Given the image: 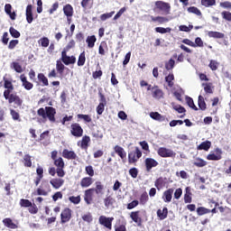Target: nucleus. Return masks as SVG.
<instances>
[{"instance_id": "obj_1", "label": "nucleus", "mask_w": 231, "mask_h": 231, "mask_svg": "<svg viewBox=\"0 0 231 231\" xmlns=\"http://www.w3.org/2000/svg\"><path fill=\"white\" fill-rule=\"evenodd\" d=\"M4 88L5 90L4 91V98L8 100V104H14V107H23V99L17 94H12L14 91V84L12 81L8 80L5 77H4Z\"/></svg>"}, {"instance_id": "obj_2", "label": "nucleus", "mask_w": 231, "mask_h": 231, "mask_svg": "<svg viewBox=\"0 0 231 231\" xmlns=\"http://www.w3.org/2000/svg\"><path fill=\"white\" fill-rule=\"evenodd\" d=\"M37 122L38 124H46V122L51 121V124H55V115H57V109L53 106L41 107L37 110Z\"/></svg>"}, {"instance_id": "obj_3", "label": "nucleus", "mask_w": 231, "mask_h": 231, "mask_svg": "<svg viewBox=\"0 0 231 231\" xmlns=\"http://www.w3.org/2000/svg\"><path fill=\"white\" fill-rule=\"evenodd\" d=\"M54 165L55 167H57L58 178H64V176H66V171H64V167H66V164L64 163V159H62V157H59L54 161Z\"/></svg>"}, {"instance_id": "obj_4", "label": "nucleus", "mask_w": 231, "mask_h": 231, "mask_svg": "<svg viewBox=\"0 0 231 231\" xmlns=\"http://www.w3.org/2000/svg\"><path fill=\"white\" fill-rule=\"evenodd\" d=\"M155 10L162 12L163 15L171 14V4L163 1L155 2Z\"/></svg>"}, {"instance_id": "obj_5", "label": "nucleus", "mask_w": 231, "mask_h": 231, "mask_svg": "<svg viewBox=\"0 0 231 231\" xmlns=\"http://www.w3.org/2000/svg\"><path fill=\"white\" fill-rule=\"evenodd\" d=\"M113 221H115V217H106L104 215L100 216L98 218V223L107 230H113Z\"/></svg>"}, {"instance_id": "obj_6", "label": "nucleus", "mask_w": 231, "mask_h": 231, "mask_svg": "<svg viewBox=\"0 0 231 231\" xmlns=\"http://www.w3.org/2000/svg\"><path fill=\"white\" fill-rule=\"evenodd\" d=\"M70 134L76 138H80L84 134V129L79 123H73L70 125Z\"/></svg>"}, {"instance_id": "obj_7", "label": "nucleus", "mask_w": 231, "mask_h": 231, "mask_svg": "<svg viewBox=\"0 0 231 231\" xmlns=\"http://www.w3.org/2000/svg\"><path fill=\"white\" fill-rule=\"evenodd\" d=\"M142 156V151L140 148L135 147L134 151H132L128 153V162L129 163H136L140 157Z\"/></svg>"}, {"instance_id": "obj_8", "label": "nucleus", "mask_w": 231, "mask_h": 231, "mask_svg": "<svg viewBox=\"0 0 231 231\" xmlns=\"http://www.w3.org/2000/svg\"><path fill=\"white\" fill-rule=\"evenodd\" d=\"M130 218L135 223L136 226L142 227L143 226V218L140 216V210L132 211L130 213Z\"/></svg>"}, {"instance_id": "obj_9", "label": "nucleus", "mask_w": 231, "mask_h": 231, "mask_svg": "<svg viewBox=\"0 0 231 231\" xmlns=\"http://www.w3.org/2000/svg\"><path fill=\"white\" fill-rule=\"evenodd\" d=\"M157 154H159L161 158H173V156H176L174 151L165 147H160L157 151Z\"/></svg>"}, {"instance_id": "obj_10", "label": "nucleus", "mask_w": 231, "mask_h": 231, "mask_svg": "<svg viewBox=\"0 0 231 231\" xmlns=\"http://www.w3.org/2000/svg\"><path fill=\"white\" fill-rule=\"evenodd\" d=\"M66 51H61V60L65 66H69V64H75L77 62V58L75 56H68Z\"/></svg>"}, {"instance_id": "obj_11", "label": "nucleus", "mask_w": 231, "mask_h": 231, "mask_svg": "<svg viewBox=\"0 0 231 231\" xmlns=\"http://www.w3.org/2000/svg\"><path fill=\"white\" fill-rule=\"evenodd\" d=\"M71 219V209L69 208H65L60 214V223L64 225V223L69 222Z\"/></svg>"}, {"instance_id": "obj_12", "label": "nucleus", "mask_w": 231, "mask_h": 231, "mask_svg": "<svg viewBox=\"0 0 231 231\" xmlns=\"http://www.w3.org/2000/svg\"><path fill=\"white\" fill-rule=\"evenodd\" d=\"M144 165L147 172H151L154 167H158L159 163L158 161L154 160L153 158H146L144 160Z\"/></svg>"}, {"instance_id": "obj_13", "label": "nucleus", "mask_w": 231, "mask_h": 231, "mask_svg": "<svg viewBox=\"0 0 231 231\" xmlns=\"http://www.w3.org/2000/svg\"><path fill=\"white\" fill-rule=\"evenodd\" d=\"M215 152H217V154L212 152L208 154L206 157L207 160H208L209 162H217L221 160L222 158L221 154H223V152L221 151V149L216 148Z\"/></svg>"}, {"instance_id": "obj_14", "label": "nucleus", "mask_w": 231, "mask_h": 231, "mask_svg": "<svg viewBox=\"0 0 231 231\" xmlns=\"http://www.w3.org/2000/svg\"><path fill=\"white\" fill-rule=\"evenodd\" d=\"M94 195H95V188H90L85 190L84 201L87 203V205H91Z\"/></svg>"}, {"instance_id": "obj_15", "label": "nucleus", "mask_w": 231, "mask_h": 231, "mask_svg": "<svg viewBox=\"0 0 231 231\" xmlns=\"http://www.w3.org/2000/svg\"><path fill=\"white\" fill-rule=\"evenodd\" d=\"M63 14L66 15L68 23H71V17H73V6L69 4L64 5Z\"/></svg>"}, {"instance_id": "obj_16", "label": "nucleus", "mask_w": 231, "mask_h": 231, "mask_svg": "<svg viewBox=\"0 0 231 231\" xmlns=\"http://www.w3.org/2000/svg\"><path fill=\"white\" fill-rule=\"evenodd\" d=\"M20 79L22 82V86L23 88H24V89H26L27 91L33 89V83L28 81V79L26 78V76H24V74H22L20 76Z\"/></svg>"}, {"instance_id": "obj_17", "label": "nucleus", "mask_w": 231, "mask_h": 231, "mask_svg": "<svg viewBox=\"0 0 231 231\" xmlns=\"http://www.w3.org/2000/svg\"><path fill=\"white\" fill-rule=\"evenodd\" d=\"M60 178H62V177L54 178L50 180L51 187L53 189H55L56 190H59V189H60V187H62V185H64V180L60 179Z\"/></svg>"}, {"instance_id": "obj_18", "label": "nucleus", "mask_w": 231, "mask_h": 231, "mask_svg": "<svg viewBox=\"0 0 231 231\" xmlns=\"http://www.w3.org/2000/svg\"><path fill=\"white\" fill-rule=\"evenodd\" d=\"M114 151L117 156L121 158V160H125L127 158V152H125V150L120 145H116L114 147Z\"/></svg>"}, {"instance_id": "obj_19", "label": "nucleus", "mask_w": 231, "mask_h": 231, "mask_svg": "<svg viewBox=\"0 0 231 231\" xmlns=\"http://www.w3.org/2000/svg\"><path fill=\"white\" fill-rule=\"evenodd\" d=\"M62 157L66 160H77L78 156L77 153L73 151H69L68 149H64L62 151Z\"/></svg>"}, {"instance_id": "obj_20", "label": "nucleus", "mask_w": 231, "mask_h": 231, "mask_svg": "<svg viewBox=\"0 0 231 231\" xmlns=\"http://www.w3.org/2000/svg\"><path fill=\"white\" fill-rule=\"evenodd\" d=\"M152 96L160 100V98H163V90L160 89L158 86H154L152 88Z\"/></svg>"}, {"instance_id": "obj_21", "label": "nucleus", "mask_w": 231, "mask_h": 231, "mask_svg": "<svg viewBox=\"0 0 231 231\" xmlns=\"http://www.w3.org/2000/svg\"><path fill=\"white\" fill-rule=\"evenodd\" d=\"M166 185L167 179L163 177H160L154 181V187H156L158 190H162V189L165 188Z\"/></svg>"}, {"instance_id": "obj_22", "label": "nucleus", "mask_w": 231, "mask_h": 231, "mask_svg": "<svg viewBox=\"0 0 231 231\" xmlns=\"http://www.w3.org/2000/svg\"><path fill=\"white\" fill-rule=\"evenodd\" d=\"M150 116L152 118V120H156L157 122H169V119L165 117V116H162V114L158 112H151Z\"/></svg>"}, {"instance_id": "obj_23", "label": "nucleus", "mask_w": 231, "mask_h": 231, "mask_svg": "<svg viewBox=\"0 0 231 231\" xmlns=\"http://www.w3.org/2000/svg\"><path fill=\"white\" fill-rule=\"evenodd\" d=\"M93 185V178L92 177H85L80 180V187L82 189H88V187H91Z\"/></svg>"}, {"instance_id": "obj_24", "label": "nucleus", "mask_w": 231, "mask_h": 231, "mask_svg": "<svg viewBox=\"0 0 231 231\" xmlns=\"http://www.w3.org/2000/svg\"><path fill=\"white\" fill-rule=\"evenodd\" d=\"M2 223L7 228H11L13 230H15V228H18V226L15 223H14V220H12V218H10V217L4 218Z\"/></svg>"}, {"instance_id": "obj_25", "label": "nucleus", "mask_w": 231, "mask_h": 231, "mask_svg": "<svg viewBox=\"0 0 231 231\" xmlns=\"http://www.w3.org/2000/svg\"><path fill=\"white\" fill-rule=\"evenodd\" d=\"M173 192H174V189H169L163 192L162 198H163V201L165 203H171V201H172Z\"/></svg>"}, {"instance_id": "obj_26", "label": "nucleus", "mask_w": 231, "mask_h": 231, "mask_svg": "<svg viewBox=\"0 0 231 231\" xmlns=\"http://www.w3.org/2000/svg\"><path fill=\"white\" fill-rule=\"evenodd\" d=\"M5 12L7 15H9L12 21H15V17H17V14H15V12L12 13V5L6 4L5 5Z\"/></svg>"}, {"instance_id": "obj_27", "label": "nucleus", "mask_w": 231, "mask_h": 231, "mask_svg": "<svg viewBox=\"0 0 231 231\" xmlns=\"http://www.w3.org/2000/svg\"><path fill=\"white\" fill-rule=\"evenodd\" d=\"M168 216H169V208H163L162 209L157 210V217L161 221H163V219H167Z\"/></svg>"}, {"instance_id": "obj_28", "label": "nucleus", "mask_w": 231, "mask_h": 231, "mask_svg": "<svg viewBox=\"0 0 231 231\" xmlns=\"http://www.w3.org/2000/svg\"><path fill=\"white\" fill-rule=\"evenodd\" d=\"M152 19V23H158L159 24H165V23H169V18L165 16H150Z\"/></svg>"}, {"instance_id": "obj_29", "label": "nucleus", "mask_w": 231, "mask_h": 231, "mask_svg": "<svg viewBox=\"0 0 231 231\" xmlns=\"http://www.w3.org/2000/svg\"><path fill=\"white\" fill-rule=\"evenodd\" d=\"M202 87L204 88V91L206 95H213L214 94V85L212 82L202 83Z\"/></svg>"}, {"instance_id": "obj_30", "label": "nucleus", "mask_w": 231, "mask_h": 231, "mask_svg": "<svg viewBox=\"0 0 231 231\" xmlns=\"http://www.w3.org/2000/svg\"><path fill=\"white\" fill-rule=\"evenodd\" d=\"M95 185H96V188H94V192L97 196H103V194H104V184H102L101 181H96Z\"/></svg>"}, {"instance_id": "obj_31", "label": "nucleus", "mask_w": 231, "mask_h": 231, "mask_svg": "<svg viewBox=\"0 0 231 231\" xmlns=\"http://www.w3.org/2000/svg\"><path fill=\"white\" fill-rule=\"evenodd\" d=\"M26 21L29 24H32V23H33V13L32 11V5H29L26 7Z\"/></svg>"}, {"instance_id": "obj_32", "label": "nucleus", "mask_w": 231, "mask_h": 231, "mask_svg": "<svg viewBox=\"0 0 231 231\" xmlns=\"http://www.w3.org/2000/svg\"><path fill=\"white\" fill-rule=\"evenodd\" d=\"M212 147V143L210 141L202 142L198 147V151H208Z\"/></svg>"}, {"instance_id": "obj_33", "label": "nucleus", "mask_w": 231, "mask_h": 231, "mask_svg": "<svg viewBox=\"0 0 231 231\" xmlns=\"http://www.w3.org/2000/svg\"><path fill=\"white\" fill-rule=\"evenodd\" d=\"M208 36L211 39H225V33L214 31H209Z\"/></svg>"}, {"instance_id": "obj_34", "label": "nucleus", "mask_w": 231, "mask_h": 231, "mask_svg": "<svg viewBox=\"0 0 231 231\" xmlns=\"http://www.w3.org/2000/svg\"><path fill=\"white\" fill-rule=\"evenodd\" d=\"M89 142H91V137H89V135L83 136L80 143L81 149H88L89 146Z\"/></svg>"}, {"instance_id": "obj_35", "label": "nucleus", "mask_w": 231, "mask_h": 231, "mask_svg": "<svg viewBox=\"0 0 231 231\" xmlns=\"http://www.w3.org/2000/svg\"><path fill=\"white\" fill-rule=\"evenodd\" d=\"M77 118L79 120H83L85 124H91L93 122V119L89 115L78 114Z\"/></svg>"}, {"instance_id": "obj_36", "label": "nucleus", "mask_w": 231, "mask_h": 231, "mask_svg": "<svg viewBox=\"0 0 231 231\" xmlns=\"http://www.w3.org/2000/svg\"><path fill=\"white\" fill-rule=\"evenodd\" d=\"M109 48L107 47V42L105 41L100 42L99 48H98V53L99 55H106V51H108Z\"/></svg>"}, {"instance_id": "obj_37", "label": "nucleus", "mask_w": 231, "mask_h": 231, "mask_svg": "<svg viewBox=\"0 0 231 231\" xmlns=\"http://www.w3.org/2000/svg\"><path fill=\"white\" fill-rule=\"evenodd\" d=\"M198 106L201 111L207 110V103L205 102V97H203L201 95L199 96Z\"/></svg>"}, {"instance_id": "obj_38", "label": "nucleus", "mask_w": 231, "mask_h": 231, "mask_svg": "<svg viewBox=\"0 0 231 231\" xmlns=\"http://www.w3.org/2000/svg\"><path fill=\"white\" fill-rule=\"evenodd\" d=\"M22 162L23 163L24 167L32 168V155L25 154L22 160Z\"/></svg>"}, {"instance_id": "obj_39", "label": "nucleus", "mask_w": 231, "mask_h": 231, "mask_svg": "<svg viewBox=\"0 0 231 231\" xmlns=\"http://www.w3.org/2000/svg\"><path fill=\"white\" fill-rule=\"evenodd\" d=\"M86 42L88 44V48H95V43L97 42V36H88Z\"/></svg>"}, {"instance_id": "obj_40", "label": "nucleus", "mask_w": 231, "mask_h": 231, "mask_svg": "<svg viewBox=\"0 0 231 231\" xmlns=\"http://www.w3.org/2000/svg\"><path fill=\"white\" fill-rule=\"evenodd\" d=\"M38 80L42 83V86H50V83L48 81V78L44 75V73H39L38 74Z\"/></svg>"}, {"instance_id": "obj_41", "label": "nucleus", "mask_w": 231, "mask_h": 231, "mask_svg": "<svg viewBox=\"0 0 231 231\" xmlns=\"http://www.w3.org/2000/svg\"><path fill=\"white\" fill-rule=\"evenodd\" d=\"M189 14H194L195 15H198V17H202L203 14L201 13V10H199L196 6H190L188 7Z\"/></svg>"}, {"instance_id": "obj_42", "label": "nucleus", "mask_w": 231, "mask_h": 231, "mask_svg": "<svg viewBox=\"0 0 231 231\" xmlns=\"http://www.w3.org/2000/svg\"><path fill=\"white\" fill-rule=\"evenodd\" d=\"M147 201H149V194H147V191H143L139 199V203L141 205H147Z\"/></svg>"}, {"instance_id": "obj_43", "label": "nucleus", "mask_w": 231, "mask_h": 231, "mask_svg": "<svg viewBox=\"0 0 231 231\" xmlns=\"http://www.w3.org/2000/svg\"><path fill=\"white\" fill-rule=\"evenodd\" d=\"M81 6L84 10H89L93 8V0H82Z\"/></svg>"}, {"instance_id": "obj_44", "label": "nucleus", "mask_w": 231, "mask_h": 231, "mask_svg": "<svg viewBox=\"0 0 231 231\" xmlns=\"http://www.w3.org/2000/svg\"><path fill=\"white\" fill-rule=\"evenodd\" d=\"M104 204L106 208H109L110 207H113L115 205V199L111 196H107L104 199Z\"/></svg>"}, {"instance_id": "obj_45", "label": "nucleus", "mask_w": 231, "mask_h": 231, "mask_svg": "<svg viewBox=\"0 0 231 231\" xmlns=\"http://www.w3.org/2000/svg\"><path fill=\"white\" fill-rule=\"evenodd\" d=\"M10 115L14 122H21V115L14 108H10Z\"/></svg>"}, {"instance_id": "obj_46", "label": "nucleus", "mask_w": 231, "mask_h": 231, "mask_svg": "<svg viewBox=\"0 0 231 231\" xmlns=\"http://www.w3.org/2000/svg\"><path fill=\"white\" fill-rule=\"evenodd\" d=\"M193 165H195V167H199V168L206 167L207 162L205 160L198 157L195 159Z\"/></svg>"}, {"instance_id": "obj_47", "label": "nucleus", "mask_w": 231, "mask_h": 231, "mask_svg": "<svg viewBox=\"0 0 231 231\" xmlns=\"http://www.w3.org/2000/svg\"><path fill=\"white\" fill-rule=\"evenodd\" d=\"M174 74L170 73L165 77V82H167L169 88H174Z\"/></svg>"}, {"instance_id": "obj_48", "label": "nucleus", "mask_w": 231, "mask_h": 231, "mask_svg": "<svg viewBox=\"0 0 231 231\" xmlns=\"http://www.w3.org/2000/svg\"><path fill=\"white\" fill-rule=\"evenodd\" d=\"M38 44L42 48H48L50 46V39L48 37H42L38 41Z\"/></svg>"}, {"instance_id": "obj_49", "label": "nucleus", "mask_w": 231, "mask_h": 231, "mask_svg": "<svg viewBox=\"0 0 231 231\" xmlns=\"http://www.w3.org/2000/svg\"><path fill=\"white\" fill-rule=\"evenodd\" d=\"M175 64L176 61L173 59H170L168 61L165 62V69H167V71L174 69Z\"/></svg>"}, {"instance_id": "obj_50", "label": "nucleus", "mask_w": 231, "mask_h": 231, "mask_svg": "<svg viewBox=\"0 0 231 231\" xmlns=\"http://www.w3.org/2000/svg\"><path fill=\"white\" fill-rule=\"evenodd\" d=\"M186 102L189 106V107H190L191 109H193L194 111H199L198 106H196V105L194 104V99H192V97H186Z\"/></svg>"}, {"instance_id": "obj_51", "label": "nucleus", "mask_w": 231, "mask_h": 231, "mask_svg": "<svg viewBox=\"0 0 231 231\" xmlns=\"http://www.w3.org/2000/svg\"><path fill=\"white\" fill-rule=\"evenodd\" d=\"M86 64V51H83L79 54L78 60V66L81 67Z\"/></svg>"}, {"instance_id": "obj_52", "label": "nucleus", "mask_w": 231, "mask_h": 231, "mask_svg": "<svg viewBox=\"0 0 231 231\" xmlns=\"http://www.w3.org/2000/svg\"><path fill=\"white\" fill-rule=\"evenodd\" d=\"M198 216H205V214H210V209L205 207H199L197 208Z\"/></svg>"}, {"instance_id": "obj_53", "label": "nucleus", "mask_w": 231, "mask_h": 231, "mask_svg": "<svg viewBox=\"0 0 231 231\" xmlns=\"http://www.w3.org/2000/svg\"><path fill=\"white\" fill-rule=\"evenodd\" d=\"M208 68H210L211 71H217V69L219 68V62L217 60H211L208 64Z\"/></svg>"}, {"instance_id": "obj_54", "label": "nucleus", "mask_w": 231, "mask_h": 231, "mask_svg": "<svg viewBox=\"0 0 231 231\" xmlns=\"http://www.w3.org/2000/svg\"><path fill=\"white\" fill-rule=\"evenodd\" d=\"M32 201L26 199H20V207H23V208H29L32 207Z\"/></svg>"}, {"instance_id": "obj_55", "label": "nucleus", "mask_w": 231, "mask_h": 231, "mask_svg": "<svg viewBox=\"0 0 231 231\" xmlns=\"http://www.w3.org/2000/svg\"><path fill=\"white\" fill-rule=\"evenodd\" d=\"M65 69H66V67L64 66V64H62V62L60 60H57L56 69H57L58 73H60V75H62V73H64Z\"/></svg>"}, {"instance_id": "obj_56", "label": "nucleus", "mask_w": 231, "mask_h": 231, "mask_svg": "<svg viewBox=\"0 0 231 231\" xmlns=\"http://www.w3.org/2000/svg\"><path fill=\"white\" fill-rule=\"evenodd\" d=\"M11 66L16 73H23V66L19 62L14 61Z\"/></svg>"}, {"instance_id": "obj_57", "label": "nucleus", "mask_w": 231, "mask_h": 231, "mask_svg": "<svg viewBox=\"0 0 231 231\" xmlns=\"http://www.w3.org/2000/svg\"><path fill=\"white\" fill-rule=\"evenodd\" d=\"M155 32L157 33H171V32H172V29H171V27H167V28L156 27Z\"/></svg>"}, {"instance_id": "obj_58", "label": "nucleus", "mask_w": 231, "mask_h": 231, "mask_svg": "<svg viewBox=\"0 0 231 231\" xmlns=\"http://www.w3.org/2000/svg\"><path fill=\"white\" fill-rule=\"evenodd\" d=\"M9 32H10V35L14 37V39H19V37H21V32H19V31H17L14 27H10Z\"/></svg>"}, {"instance_id": "obj_59", "label": "nucleus", "mask_w": 231, "mask_h": 231, "mask_svg": "<svg viewBox=\"0 0 231 231\" xmlns=\"http://www.w3.org/2000/svg\"><path fill=\"white\" fill-rule=\"evenodd\" d=\"M202 6L208 8V6H215L216 0H201Z\"/></svg>"}, {"instance_id": "obj_60", "label": "nucleus", "mask_w": 231, "mask_h": 231, "mask_svg": "<svg viewBox=\"0 0 231 231\" xmlns=\"http://www.w3.org/2000/svg\"><path fill=\"white\" fill-rule=\"evenodd\" d=\"M85 171L89 176V178H93V176H95V170L91 165L86 166Z\"/></svg>"}, {"instance_id": "obj_61", "label": "nucleus", "mask_w": 231, "mask_h": 231, "mask_svg": "<svg viewBox=\"0 0 231 231\" xmlns=\"http://www.w3.org/2000/svg\"><path fill=\"white\" fill-rule=\"evenodd\" d=\"M28 212L30 214L35 215L39 212V208H37V205H35V203L31 204V206L28 208Z\"/></svg>"}, {"instance_id": "obj_62", "label": "nucleus", "mask_w": 231, "mask_h": 231, "mask_svg": "<svg viewBox=\"0 0 231 231\" xmlns=\"http://www.w3.org/2000/svg\"><path fill=\"white\" fill-rule=\"evenodd\" d=\"M75 40H70L69 42L66 45V47L63 49V51L68 52L69 50L75 48Z\"/></svg>"}, {"instance_id": "obj_63", "label": "nucleus", "mask_w": 231, "mask_h": 231, "mask_svg": "<svg viewBox=\"0 0 231 231\" xmlns=\"http://www.w3.org/2000/svg\"><path fill=\"white\" fill-rule=\"evenodd\" d=\"M172 107L175 111H177V113H180V114L187 112L185 107L181 106V105H173Z\"/></svg>"}, {"instance_id": "obj_64", "label": "nucleus", "mask_w": 231, "mask_h": 231, "mask_svg": "<svg viewBox=\"0 0 231 231\" xmlns=\"http://www.w3.org/2000/svg\"><path fill=\"white\" fill-rule=\"evenodd\" d=\"M221 15H222L223 19H225V21L231 22V13L230 12L223 11L221 13Z\"/></svg>"}]
</instances>
